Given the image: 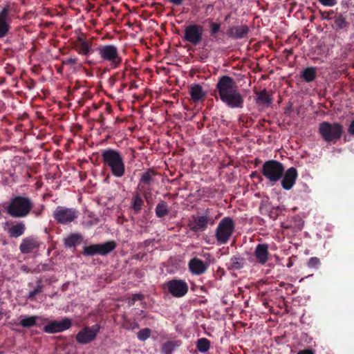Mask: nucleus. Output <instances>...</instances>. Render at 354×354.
<instances>
[{
  "label": "nucleus",
  "instance_id": "obj_27",
  "mask_svg": "<svg viewBox=\"0 0 354 354\" xmlns=\"http://www.w3.org/2000/svg\"><path fill=\"white\" fill-rule=\"evenodd\" d=\"M182 345L181 340H169L162 344L161 351L164 354H172L173 352Z\"/></svg>",
  "mask_w": 354,
  "mask_h": 354
},
{
  "label": "nucleus",
  "instance_id": "obj_39",
  "mask_svg": "<svg viewBox=\"0 0 354 354\" xmlns=\"http://www.w3.org/2000/svg\"><path fill=\"white\" fill-rule=\"evenodd\" d=\"M321 265L320 259L317 257H311L307 263V266L310 268L317 269Z\"/></svg>",
  "mask_w": 354,
  "mask_h": 354
},
{
  "label": "nucleus",
  "instance_id": "obj_53",
  "mask_svg": "<svg viewBox=\"0 0 354 354\" xmlns=\"http://www.w3.org/2000/svg\"><path fill=\"white\" fill-rule=\"evenodd\" d=\"M82 41H85L82 37L79 36L77 38V42H82Z\"/></svg>",
  "mask_w": 354,
  "mask_h": 354
},
{
  "label": "nucleus",
  "instance_id": "obj_8",
  "mask_svg": "<svg viewBox=\"0 0 354 354\" xmlns=\"http://www.w3.org/2000/svg\"><path fill=\"white\" fill-rule=\"evenodd\" d=\"M117 247L114 241H109L104 243L91 244L83 248L82 254L91 257L97 254L106 256L113 251Z\"/></svg>",
  "mask_w": 354,
  "mask_h": 354
},
{
  "label": "nucleus",
  "instance_id": "obj_41",
  "mask_svg": "<svg viewBox=\"0 0 354 354\" xmlns=\"http://www.w3.org/2000/svg\"><path fill=\"white\" fill-rule=\"evenodd\" d=\"M36 171L30 165H26V176L28 178H36Z\"/></svg>",
  "mask_w": 354,
  "mask_h": 354
},
{
  "label": "nucleus",
  "instance_id": "obj_26",
  "mask_svg": "<svg viewBox=\"0 0 354 354\" xmlns=\"http://www.w3.org/2000/svg\"><path fill=\"white\" fill-rule=\"evenodd\" d=\"M272 93H270L266 88L257 93V104L270 106L272 103Z\"/></svg>",
  "mask_w": 354,
  "mask_h": 354
},
{
  "label": "nucleus",
  "instance_id": "obj_42",
  "mask_svg": "<svg viewBox=\"0 0 354 354\" xmlns=\"http://www.w3.org/2000/svg\"><path fill=\"white\" fill-rule=\"evenodd\" d=\"M143 298H144V296L141 293L133 294L132 295L131 299L129 301V305L133 306V305H134V304L136 301H141L143 299Z\"/></svg>",
  "mask_w": 354,
  "mask_h": 354
},
{
  "label": "nucleus",
  "instance_id": "obj_13",
  "mask_svg": "<svg viewBox=\"0 0 354 354\" xmlns=\"http://www.w3.org/2000/svg\"><path fill=\"white\" fill-rule=\"evenodd\" d=\"M44 209V205L43 204L35 203L30 198L24 196V218L30 213L35 217H39L42 214Z\"/></svg>",
  "mask_w": 354,
  "mask_h": 354
},
{
  "label": "nucleus",
  "instance_id": "obj_58",
  "mask_svg": "<svg viewBox=\"0 0 354 354\" xmlns=\"http://www.w3.org/2000/svg\"><path fill=\"white\" fill-rule=\"evenodd\" d=\"M283 228L288 229V228H290V225H283Z\"/></svg>",
  "mask_w": 354,
  "mask_h": 354
},
{
  "label": "nucleus",
  "instance_id": "obj_2",
  "mask_svg": "<svg viewBox=\"0 0 354 354\" xmlns=\"http://www.w3.org/2000/svg\"><path fill=\"white\" fill-rule=\"evenodd\" d=\"M101 160L105 169L109 170L115 178H122L125 174V162L122 153L115 149L101 150Z\"/></svg>",
  "mask_w": 354,
  "mask_h": 354
},
{
  "label": "nucleus",
  "instance_id": "obj_60",
  "mask_svg": "<svg viewBox=\"0 0 354 354\" xmlns=\"http://www.w3.org/2000/svg\"><path fill=\"white\" fill-rule=\"evenodd\" d=\"M292 266V263H288V267L290 268Z\"/></svg>",
  "mask_w": 354,
  "mask_h": 354
},
{
  "label": "nucleus",
  "instance_id": "obj_1",
  "mask_svg": "<svg viewBox=\"0 0 354 354\" xmlns=\"http://www.w3.org/2000/svg\"><path fill=\"white\" fill-rule=\"evenodd\" d=\"M215 97H218L222 102L230 109H242L244 98L238 91L235 80L228 76H221L216 84Z\"/></svg>",
  "mask_w": 354,
  "mask_h": 354
},
{
  "label": "nucleus",
  "instance_id": "obj_38",
  "mask_svg": "<svg viewBox=\"0 0 354 354\" xmlns=\"http://www.w3.org/2000/svg\"><path fill=\"white\" fill-rule=\"evenodd\" d=\"M151 335V330L149 328H145L139 330L137 334L138 339L140 341H145Z\"/></svg>",
  "mask_w": 354,
  "mask_h": 354
},
{
  "label": "nucleus",
  "instance_id": "obj_48",
  "mask_svg": "<svg viewBox=\"0 0 354 354\" xmlns=\"http://www.w3.org/2000/svg\"><path fill=\"white\" fill-rule=\"evenodd\" d=\"M297 354H315V352L311 349H304L298 351Z\"/></svg>",
  "mask_w": 354,
  "mask_h": 354
},
{
  "label": "nucleus",
  "instance_id": "obj_3",
  "mask_svg": "<svg viewBox=\"0 0 354 354\" xmlns=\"http://www.w3.org/2000/svg\"><path fill=\"white\" fill-rule=\"evenodd\" d=\"M319 133L327 142H336L342 137L343 127L338 122H322L319 124Z\"/></svg>",
  "mask_w": 354,
  "mask_h": 354
},
{
  "label": "nucleus",
  "instance_id": "obj_47",
  "mask_svg": "<svg viewBox=\"0 0 354 354\" xmlns=\"http://www.w3.org/2000/svg\"><path fill=\"white\" fill-rule=\"evenodd\" d=\"M35 85V82L32 79H30L29 82H26V86L28 89H32V88H34Z\"/></svg>",
  "mask_w": 354,
  "mask_h": 354
},
{
  "label": "nucleus",
  "instance_id": "obj_7",
  "mask_svg": "<svg viewBox=\"0 0 354 354\" xmlns=\"http://www.w3.org/2000/svg\"><path fill=\"white\" fill-rule=\"evenodd\" d=\"M79 215L75 208H69L65 206H57L53 212L54 220L60 225H66L73 222Z\"/></svg>",
  "mask_w": 354,
  "mask_h": 354
},
{
  "label": "nucleus",
  "instance_id": "obj_34",
  "mask_svg": "<svg viewBox=\"0 0 354 354\" xmlns=\"http://www.w3.org/2000/svg\"><path fill=\"white\" fill-rule=\"evenodd\" d=\"M210 341L205 337L199 338L196 344L198 351L203 353H206L207 351H209V349L210 348Z\"/></svg>",
  "mask_w": 354,
  "mask_h": 354
},
{
  "label": "nucleus",
  "instance_id": "obj_32",
  "mask_svg": "<svg viewBox=\"0 0 354 354\" xmlns=\"http://www.w3.org/2000/svg\"><path fill=\"white\" fill-rule=\"evenodd\" d=\"M144 205V201L139 194H135L132 198L131 208L134 213L138 214L141 211Z\"/></svg>",
  "mask_w": 354,
  "mask_h": 354
},
{
  "label": "nucleus",
  "instance_id": "obj_40",
  "mask_svg": "<svg viewBox=\"0 0 354 354\" xmlns=\"http://www.w3.org/2000/svg\"><path fill=\"white\" fill-rule=\"evenodd\" d=\"M123 327L127 330H133L139 328V324L136 322H131L130 320H126L123 324Z\"/></svg>",
  "mask_w": 354,
  "mask_h": 354
},
{
  "label": "nucleus",
  "instance_id": "obj_50",
  "mask_svg": "<svg viewBox=\"0 0 354 354\" xmlns=\"http://www.w3.org/2000/svg\"><path fill=\"white\" fill-rule=\"evenodd\" d=\"M169 1L176 6H180L183 3V0H169Z\"/></svg>",
  "mask_w": 354,
  "mask_h": 354
},
{
  "label": "nucleus",
  "instance_id": "obj_36",
  "mask_svg": "<svg viewBox=\"0 0 354 354\" xmlns=\"http://www.w3.org/2000/svg\"><path fill=\"white\" fill-rule=\"evenodd\" d=\"M39 320H41V319L37 316L24 317V327L39 326V324L37 323Z\"/></svg>",
  "mask_w": 354,
  "mask_h": 354
},
{
  "label": "nucleus",
  "instance_id": "obj_51",
  "mask_svg": "<svg viewBox=\"0 0 354 354\" xmlns=\"http://www.w3.org/2000/svg\"><path fill=\"white\" fill-rule=\"evenodd\" d=\"M292 111V104H290L288 106H287L286 109H285V111H284V113L286 115H290V112Z\"/></svg>",
  "mask_w": 354,
  "mask_h": 354
},
{
  "label": "nucleus",
  "instance_id": "obj_12",
  "mask_svg": "<svg viewBox=\"0 0 354 354\" xmlns=\"http://www.w3.org/2000/svg\"><path fill=\"white\" fill-rule=\"evenodd\" d=\"M71 325V320L68 318H64L59 322H49L46 326H44L43 330L46 333H57L70 328Z\"/></svg>",
  "mask_w": 354,
  "mask_h": 354
},
{
  "label": "nucleus",
  "instance_id": "obj_28",
  "mask_svg": "<svg viewBox=\"0 0 354 354\" xmlns=\"http://www.w3.org/2000/svg\"><path fill=\"white\" fill-rule=\"evenodd\" d=\"M189 94L195 102H198L205 97V93L203 91V87L198 84L191 87Z\"/></svg>",
  "mask_w": 354,
  "mask_h": 354
},
{
  "label": "nucleus",
  "instance_id": "obj_21",
  "mask_svg": "<svg viewBox=\"0 0 354 354\" xmlns=\"http://www.w3.org/2000/svg\"><path fill=\"white\" fill-rule=\"evenodd\" d=\"M41 242L37 238L27 237L24 239V254L35 252L39 249Z\"/></svg>",
  "mask_w": 354,
  "mask_h": 354
},
{
  "label": "nucleus",
  "instance_id": "obj_17",
  "mask_svg": "<svg viewBox=\"0 0 354 354\" xmlns=\"http://www.w3.org/2000/svg\"><path fill=\"white\" fill-rule=\"evenodd\" d=\"M249 32V27L246 25H243L230 27L227 31V35L229 37L234 39H241L246 37Z\"/></svg>",
  "mask_w": 354,
  "mask_h": 354
},
{
  "label": "nucleus",
  "instance_id": "obj_37",
  "mask_svg": "<svg viewBox=\"0 0 354 354\" xmlns=\"http://www.w3.org/2000/svg\"><path fill=\"white\" fill-rule=\"evenodd\" d=\"M210 35L216 39L217 33L221 30V24L219 23L211 22L209 24Z\"/></svg>",
  "mask_w": 354,
  "mask_h": 354
},
{
  "label": "nucleus",
  "instance_id": "obj_62",
  "mask_svg": "<svg viewBox=\"0 0 354 354\" xmlns=\"http://www.w3.org/2000/svg\"><path fill=\"white\" fill-rule=\"evenodd\" d=\"M19 324H22V320L19 321Z\"/></svg>",
  "mask_w": 354,
  "mask_h": 354
},
{
  "label": "nucleus",
  "instance_id": "obj_4",
  "mask_svg": "<svg viewBox=\"0 0 354 354\" xmlns=\"http://www.w3.org/2000/svg\"><path fill=\"white\" fill-rule=\"evenodd\" d=\"M261 171L266 179L272 183H275L282 178L284 166L278 160H269L263 163Z\"/></svg>",
  "mask_w": 354,
  "mask_h": 354
},
{
  "label": "nucleus",
  "instance_id": "obj_5",
  "mask_svg": "<svg viewBox=\"0 0 354 354\" xmlns=\"http://www.w3.org/2000/svg\"><path fill=\"white\" fill-rule=\"evenodd\" d=\"M97 51L101 59L109 62L112 68H117L121 65L122 59L120 56L118 48L115 45L100 46Z\"/></svg>",
  "mask_w": 354,
  "mask_h": 354
},
{
  "label": "nucleus",
  "instance_id": "obj_24",
  "mask_svg": "<svg viewBox=\"0 0 354 354\" xmlns=\"http://www.w3.org/2000/svg\"><path fill=\"white\" fill-rule=\"evenodd\" d=\"M83 240V236L79 233H72L64 239V245L66 248H75L80 244Z\"/></svg>",
  "mask_w": 354,
  "mask_h": 354
},
{
  "label": "nucleus",
  "instance_id": "obj_46",
  "mask_svg": "<svg viewBox=\"0 0 354 354\" xmlns=\"http://www.w3.org/2000/svg\"><path fill=\"white\" fill-rule=\"evenodd\" d=\"M319 3L325 6H333L337 3V0H318Z\"/></svg>",
  "mask_w": 354,
  "mask_h": 354
},
{
  "label": "nucleus",
  "instance_id": "obj_19",
  "mask_svg": "<svg viewBox=\"0 0 354 354\" xmlns=\"http://www.w3.org/2000/svg\"><path fill=\"white\" fill-rule=\"evenodd\" d=\"M188 266L190 272L196 275L203 274L207 269V266L202 260L197 258L192 259Z\"/></svg>",
  "mask_w": 354,
  "mask_h": 354
},
{
  "label": "nucleus",
  "instance_id": "obj_54",
  "mask_svg": "<svg viewBox=\"0 0 354 354\" xmlns=\"http://www.w3.org/2000/svg\"><path fill=\"white\" fill-rule=\"evenodd\" d=\"M230 17V15H227V16H225V21H227Z\"/></svg>",
  "mask_w": 354,
  "mask_h": 354
},
{
  "label": "nucleus",
  "instance_id": "obj_9",
  "mask_svg": "<svg viewBox=\"0 0 354 354\" xmlns=\"http://www.w3.org/2000/svg\"><path fill=\"white\" fill-rule=\"evenodd\" d=\"M162 288L167 289L174 297L180 298L184 297L189 290L187 283L183 279H173L165 283Z\"/></svg>",
  "mask_w": 354,
  "mask_h": 354
},
{
  "label": "nucleus",
  "instance_id": "obj_23",
  "mask_svg": "<svg viewBox=\"0 0 354 354\" xmlns=\"http://www.w3.org/2000/svg\"><path fill=\"white\" fill-rule=\"evenodd\" d=\"M20 11V8L15 3H7L2 8L0 13H3V17L10 21V17H15Z\"/></svg>",
  "mask_w": 354,
  "mask_h": 354
},
{
  "label": "nucleus",
  "instance_id": "obj_45",
  "mask_svg": "<svg viewBox=\"0 0 354 354\" xmlns=\"http://www.w3.org/2000/svg\"><path fill=\"white\" fill-rule=\"evenodd\" d=\"M321 15L322 19L330 20L333 19V16L335 15V13L334 11L331 10L328 12L325 11L324 12H322Z\"/></svg>",
  "mask_w": 354,
  "mask_h": 354
},
{
  "label": "nucleus",
  "instance_id": "obj_11",
  "mask_svg": "<svg viewBox=\"0 0 354 354\" xmlns=\"http://www.w3.org/2000/svg\"><path fill=\"white\" fill-rule=\"evenodd\" d=\"M100 328V325L97 324L92 326H86L77 333L75 339L80 344H88L97 337Z\"/></svg>",
  "mask_w": 354,
  "mask_h": 354
},
{
  "label": "nucleus",
  "instance_id": "obj_57",
  "mask_svg": "<svg viewBox=\"0 0 354 354\" xmlns=\"http://www.w3.org/2000/svg\"><path fill=\"white\" fill-rule=\"evenodd\" d=\"M19 248L20 251L22 252V243H21L19 245Z\"/></svg>",
  "mask_w": 354,
  "mask_h": 354
},
{
  "label": "nucleus",
  "instance_id": "obj_20",
  "mask_svg": "<svg viewBox=\"0 0 354 354\" xmlns=\"http://www.w3.org/2000/svg\"><path fill=\"white\" fill-rule=\"evenodd\" d=\"M5 225V228L10 237L17 238L22 234V223L8 221Z\"/></svg>",
  "mask_w": 354,
  "mask_h": 354
},
{
  "label": "nucleus",
  "instance_id": "obj_56",
  "mask_svg": "<svg viewBox=\"0 0 354 354\" xmlns=\"http://www.w3.org/2000/svg\"><path fill=\"white\" fill-rule=\"evenodd\" d=\"M23 117H24V121L26 120V118L27 117V114L26 113H24Z\"/></svg>",
  "mask_w": 354,
  "mask_h": 354
},
{
  "label": "nucleus",
  "instance_id": "obj_33",
  "mask_svg": "<svg viewBox=\"0 0 354 354\" xmlns=\"http://www.w3.org/2000/svg\"><path fill=\"white\" fill-rule=\"evenodd\" d=\"M155 212H156V216L158 218H162V217L165 216L169 212L167 203L164 201H161L156 205Z\"/></svg>",
  "mask_w": 354,
  "mask_h": 354
},
{
  "label": "nucleus",
  "instance_id": "obj_6",
  "mask_svg": "<svg viewBox=\"0 0 354 354\" xmlns=\"http://www.w3.org/2000/svg\"><path fill=\"white\" fill-rule=\"evenodd\" d=\"M235 228L234 221L230 217H224L218 223L215 237L218 244H226L232 236Z\"/></svg>",
  "mask_w": 354,
  "mask_h": 354
},
{
  "label": "nucleus",
  "instance_id": "obj_29",
  "mask_svg": "<svg viewBox=\"0 0 354 354\" xmlns=\"http://www.w3.org/2000/svg\"><path fill=\"white\" fill-rule=\"evenodd\" d=\"M333 21L336 30H346L349 27V23L347 21L346 18L344 17L342 14L336 13L333 16Z\"/></svg>",
  "mask_w": 354,
  "mask_h": 354
},
{
  "label": "nucleus",
  "instance_id": "obj_25",
  "mask_svg": "<svg viewBox=\"0 0 354 354\" xmlns=\"http://www.w3.org/2000/svg\"><path fill=\"white\" fill-rule=\"evenodd\" d=\"M91 46V41H82V42H75L74 49L79 55H88L93 51Z\"/></svg>",
  "mask_w": 354,
  "mask_h": 354
},
{
  "label": "nucleus",
  "instance_id": "obj_49",
  "mask_svg": "<svg viewBox=\"0 0 354 354\" xmlns=\"http://www.w3.org/2000/svg\"><path fill=\"white\" fill-rule=\"evenodd\" d=\"M348 131L351 135H354V120L351 122Z\"/></svg>",
  "mask_w": 354,
  "mask_h": 354
},
{
  "label": "nucleus",
  "instance_id": "obj_43",
  "mask_svg": "<svg viewBox=\"0 0 354 354\" xmlns=\"http://www.w3.org/2000/svg\"><path fill=\"white\" fill-rule=\"evenodd\" d=\"M43 286L41 284H39L37 286V287L29 293L28 298L33 299L35 295L40 293L42 291Z\"/></svg>",
  "mask_w": 354,
  "mask_h": 354
},
{
  "label": "nucleus",
  "instance_id": "obj_22",
  "mask_svg": "<svg viewBox=\"0 0 354 354\" xmlns=\"http://www.w3.org/2000/svg\"><path fill=\"white\" fill-rule=\"evenodd\" d=\"M317 77V70L314 66H308L300 72V78L306 83L313 82L316 80Z\"/></svg>",
  "mask_w": 354,
  "mask_h": 354
},
{
  "label": "nucleus",
  "instance_id": "obj_18",
  "mask_svg": "<svg viewBox=\"0 0 354 354\" xmlns=\"http://www.w3.org/2000/svg\"><path fill=\"white\" fill-rule=\"evenodd\" d=\"M268 245L266 243L258 244L254 250V256L257 261L264 265L267 263L269 259Z\"/></svg>",
  "mask_w": 354,
  "mask_h": 354
},
{
  "label": "nucleus",
  "instance_id": "obj_59",
  "mask_svg": "<svg viewBox=\"0 0 354 354\" xmlns=\"http://www.w3.org/2000/svg\"><path fill=\"white\" fill-rule=\"evenodd\" d=\"M62 71V68L57 69V72L58 73H61Z\"/></svg>",
  "mask_w": 354,
  "mask_h": 354
},
{
  "label": "nucleus",
  "instance_id": "obj_55",
  "mask_svg": "<svg viewBox=\"0 0 354 354\" xmlns=\"http://www.w3.org/2000/svg\"><path fill=\"white\" fill-rule=\"evenodd\" d=\"M145 243L146 245H148L149 243H150V241L149 240H147L145 241Z\"/></svg>",
  "mask_w": 354,
  "mask_h": 354
},
{
  "label": "nucleus",
  "instance_id": "obj_16",
  "mask_svg": "<svg viewBox=\"0 0 354 354\" xmlns=\"http://www.w3.org/2000/svg\"><path fill=\"white\" fill-rule=\"evenodd\" d=\"M8 214L18 218L22 216V196H18L13 198L10 204L6 207Z\"/></svg>",
  "mask_w": 354,
  "mask_h": 354
},
{
  "label": "nucleus",
  "instance_id": "obj_61",
  "mask_svg": "<svg viewBox=\"0 0 354 354\" xmlns=\"http://www.w3.org/2000/svg\"><path fill=\"white\" fill-rule=\"evenodd\" d=\"M20 78H22V72L19 75Z\"/></svg>",
  "mask_w": 354,
  "mask_h": 354
},
{
  "label": "nucleus",
  "instance_id": "obj_31",
  "mask_svg": "<svg viewBox=\"0 0 354 354\" xmlns=\"http://www.w3.org/2000/svg\"><path fill=\"white\" fill-rule=\"evenodd\" d=\"M3 15V13H0V38L6 37L10 29V21Z\"/></svg>",
  "mask_w": 354,
  "mask_h": 354
},
{
  "label": "nucleus",
  "instance_id": "obj_14",
  "mask_svg": "<svg viewBox=\"0 0 354 354\" xmlns=\"http://www.w3.org/2000/svg\"><path fill=\"white\" fill-rule=\"evenodd\" d=\"M209 221L210 216L207 211L205 215L193 216V219L189 221L187 225L192 232H203L207 229Z\"/></svg>",
  "mask_w": 354,
  "mask_h": 354
},
{
  "label": "nucleus",
  "instance_id": "obj_30",
  "mask_svg": "<svg viewBox=\"0 0 354 354\" xmlns=\"http://www.w3.org/2000/svg\"><path fill=\"white\" fill-rule=\"evenodd\" d=\"M245 260L243 257L240 255H234L231 257L230 261L227 263V267L229 270H236L241 269Z\"/></svg>",
  "mask_w": 354,
  "mask_h": 354
},
{
  "label": "nucleus",
  "instance_id": "obj_15",
  "mask_svg": "<svg viewBox=\"0 0 354 354\" xmlns=\"http://www.w3.org/2000/svg\"><path fill=\"white\" fill-rule=\"evenodd\" d=\"M298 177L297 170L295 167H291L286 171H284L281 179V187L286 190H290L292 188Z\"/></svg>",
  "mask_w": 354,
  "mask_h": 354
},
{
  "label": "nucleus",
  "instance_id": "obj_35",
  "mask_svg": "<svg viewBox=\"0 0 354 354\" xmlns=\"http://www.w3.org/2000/svg\"><path fill=\"white\" fill-rule=\"evenodd\" d=\"M156 175L154 170L151 169H147V171L144 172L141 175L140 179V183H144L147 185H150L153 180V176Z\"/></svg>",
  "mask_w": 354,
  "mask_h": 354
},
{
  "label": "nucleus",
  "instance_id": "obj_10",
  "mask_svg": "<svg viewBox=\"0 0 354 354\" xmlns=\"http://www.w3.org/2000/svg\"><path fill=\"white\" fill-rule=\"evenodd\" d=\"M203 27L199 24H191L185 27L183 40L198 46L203 39Z\"/></svg>",
  "mask_w": 354,
  "mask_h": 354
},
{
  "label": "nucleus",
  "instance_id": "obj_44",
  "mask_svg": "<svg viewBox=\"0 0 354 354\" xmlns=\"http://www.w3.org/2000/svg\"><path fill=\"white\" fill-rule=\"evenodd\" d=\"M78 59L77 57H68L62 60L63 65H75L77 64Z\"/></svg>",
  "mask_w": 354,
  "mask_h": 354
},
{
  "label": "nucleus",
  "instance_id": "obj_52",
  "mask_svg": "<svg viewBox=\"0 0 354 354\" xmlns=\"http://www.w3.org/2000/svg\"><path fill=\"white\" fill-rule=\"evenodd\" d=\"M251 177H252V178L258 177L259 178H261L260 175L258 174V173L257 171L252 172V174H251Z\"/></svg>",
  "mask_w": 354,
  "mask_h": 354
}]
</instances>
